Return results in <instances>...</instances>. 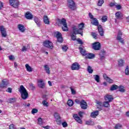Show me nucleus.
Wrapping results in <instances>:
<instances>
[{
    "label": "nucleus",
    "instance_id": "obj_1",
    "mask_svg": "<svg viewBox=\"0 0 129 129\" xmlns=\"http://www.w3.org/2000/svg\"><path fill=\"white\" fill-rule=\"evenodd\" d=\"M19 91L21 94V98H22V99L26 100L29 97V93H28L27 89H26V88H25L24 86L21 85L20 86V88L19 89Z\"/></svg>",
    "mask_w": 129,
    "mask_h": 129
},
{
    "label": "nucleus",
    "instance_id": "obj_2",
    "mask_svg": "<svg viewBox=\"0 0 129 129\" xmlns=\"http://www.w3.org/2000/svg\"><path fill=\"white\" fill-rule=\"evenodd\" d=\"M84 27V24H83V23H82L79 25V30L77 28V27L74 26L73 27V30H74V33H75V34H80L82 36H83V31H82V30Z\"/></svg>",
    "mask_w": 129,
    "mask_h": 129
},
{
    "label": "nucleus",
    "instance_id": "obj_3",
    "mask_svg": "<svg viewBox=\"0 0 129 129\" xmlns=\"http://www.w3.org/2000/svg\"><path fill=\"white\" fill-rule=\"evenodd\" d=\"M58 23L60 24V25H62V30L64 32H67L68 31V27H67V23H66V20L63 18L62 19L58 20Z\"/></svg>",
    "mask_w": 129,
    "mask_h": 129
},
{
    "label": "nucleus",
    "instance_id": "obj_4",
    "mask_svg": "<svg viewBox=\"0 0 129 129\" xmlns=\"http://www.w3.org/2000/svg\"><path fill=\"white\" fill-rule=\"evenodd\" d=\"M9 4L13 8H18L20 5V2L19 0H9Z\"/></svg>",
    "mask_w": 129,
    "mask_h": 129
},
{
    "label": "nucleus",
    "instance_id": "obj_5",
    "mask_svg": "<svg viewBox=\"0 0 129 129\" xmlns=\"http://www.w3.org/2000/svg\"><path fill=\"white\" fill-rule=\"evenodd\" d=\"M54 118H55V121L57 122V124H61L62 122L61 121V117L60 116V114L59 113L55 112L54 114Z\"/></svg>",
    "mask_w": 129,
    "mask_h": 129
},
{
    "label": "nucleus",
    "instance_id": "obj_6",
    "mask_svg": "<svg viewBox=\"0 0 129 129\" xmlns=\"http://www.w3.org/2000/svg\"><path fill=\"white\" fill-rule=\"evenodd\" d=\"M68 6L71 10H75L76 9V5H75V3L73 0H68Z\"/></svg>",
    "mask_w": 129,
    "mask_h": 129
},
{
    "label": "nucleus",
    "instance_id": "obj_7",
    "mask_svg": "<svg viewBox=\"0 0 129 129\" xmlns=\"http://www.w3.org/2000/svg\"><path fill=\"white\" fill-rule=\"evenodd\" d=\"M43 45L46 48H49V49H53V43L49 40H46L43 42Z\"/></svg>",
    "mask_w": 129,
    "mask_h": 129
},
{
    "label": "nucleus",
    "instance_id": "obj_8",
    "mask_svg": "<svg viewBox=\"0 0 129 129\" xmlns=\"http://www.w3.org/2000/svg\"><path fill=\"white\" fill-rule=\"evenodd\" d=\"M121 36H122V32H121L120 31H119L118 32L116 39L118 40V41H119V42H121V44H124V41L123 40V39L121 38Z\"/></svg>",
    "mask_w": 129,
    "mask_h": 129
},
{
    "label": "nucleus",
    "instance_id": "obj_9",
    "mask_svg": "<svg viewBox=\"0 0 129 129\" xmlns=\"http://www.w3.org/2000/svg\"><path fill=\"white\" fill-rule=\"evenodd\" d=\"M55 37L57 38V42L59 43H62L63 42V38H62V34L59 32H56L55 33Z\"/></svg>",
    "mask_w": 129,
    "mask_h": 129
},
{
    "label": "nucleus",
    "instance_id": "obj_10",
    "mask_svg": "<svg viewBox=\"0 0 129 129\" xmlns=\"http://www.w3.org/2000/svg\"><path fill=\"white\" fill-rule=\"evenodd\" d=\"M104 99L108 102H111L113 100V97L111 95L107 94L104 96Z\"/></svg>",
    "mask_w": 129,
    "mask_h": 129
},
{
    "label": "nucleus",
    "instance_id": "obj_11",
    "mask_svg": "<svg viewBox=\"0 0 129 129\" xmlns=\"http://www.w3.org/2000/svg\"><path fill=\"white\" fill-rule=\"evenodd\" d=\"M0 31L2 37L6 38V37H7V31H6V28H5L4 26H1Z\"/></svg>",
    "mask_w": 129,
    "mask_h": 129
},
{
    "label": "nucleus",
    "instance_id": "obj_12",
    "mask_svg": "<svg viewBox=\"0 0 129 129\" xmlns=\"http://www.w3.org/2000/svg\"><path fill=\"white\" fill-rule=\"evenodd\" d=\"M100 43L99 42H96L93 44V49L94 50H100Z\"/></svg>",
    "mask_w": 129,
    "mask_h": 129
},
{
    "label": "nucleus",
    "instance_id": "obj_13",
    "mask_svg": "<svg viewBox=\"0 0 129 129\" xmlns=\"http://www.w3.org/2000/svg\"><path fill=\"white\" fill-rule=\"evenodd\" d=\"M80 106L82 109H86L87 108V103L84 100H82Z\"/></svg>",
    "mask_w": 129,
    "mask_h": 129
},
{
    "label": "nucleus",
    "instance_id": "obj_14",
    "mask_svg": "<svg viewBox=\"0 0 129 129\" xmlns=\"http://www.w3.org/2000/svg\"><path fill=\"white\" fill-rule=\"evenodd\" d=\"M17 28L18 30L22 33H24V32L26 31V28L23 24H18Z\"/></svg>",
    "mask_w": 129,
    "mask_h": 129
},
{
    "label": "nucleus",
    "instance_id": "obj_15",
    "mask_svg": "<svg viewBox=\"0 0 129 129\" xmlns=\"http://www.w3.org/2000/svg\"><path fill=\"white\" fill-rule=\"evenodd\" d=\"M38 85L40 88H45V84L44 82H43V80H39L38 81Z\"/></svg>",
    "mask_w": 129,
    "mask_h": 129
},
{
    "label": "nucleus",
    "instance_id": "obj_16",
    "mask_svg": "<svg viewBox=\"0 0 129 129\" xmlns=\"http://www.w3.org/2000/svg\"><path fill=\"white\" fill-rule=\"evenodd\" d=\"M115 18L117 20H122V14L120 12H117L115 14Z\"/></svg>",
    "mask_w": 129,
    "mask_h": 129
},
{
    "label": "nucleus",
    "instance_id": "obj_17",
    "mask_svg": "<svg viewBox=\"0 0 129 129\" xmlns=\"http://www.w3.org/2000/svg\"><path fill=\"white\" fill-rule=\"evenodd\" d=\"M74 118L76 120L77 122L80 123L81 124L82 123V120L78 116V115L76 114H74L73 115Z\"/></svg>",
    "mask_w": 129,
    "mask_h": 129
},
{
    "label": "nucleus",
    "instance_id": "obj_18",
    "mask_svg": "<svg viewBox=\"0 0 129 129\" xmlns=\"http://www.w3.org/2000/svg\"><path fill=\"white\" fill-rule=\"evenodd\" d=\"M34 21L35 24H36L37 27H40L41 26V20H40L39 18L35 17L34 18Z\"/></svg>",
    "mask_w": 129,
    "mask_h": 129
},
{
    "label": "nucleus",
    "instance_id": "obj_19",
    "mask_svg": "<svg viewBox=\"0 0 129 129\" xmlns=\"http://www.w3.org/2000/svg\"><path fill=\"white\" fill-rule=\"evenodd\" d=\"M8 84H9V83H8L6 80H3L2 84L0 85V87L1 88H5V87H6Z\"/></svg>",
    "mask_w": 129,
    "mask_h": 129
},
{
    "label": "nucleus",
    "instance_id": "obj_20",
    "mask_svg": "<svg viewBox=\"0 0 129 129\" xmlns=\"http://www.w3.org/2000/svg\"><path fill=\"white\" fill-rule=\"evenodd\" d=\"M96 103L97 104V108L99 109V110H102V106H103V104H102V102L99 101H97Z\"/></svg>",
    "mask_w": 129,
    "mask_h": 129
},
{
    "label": "nucleus",
    "instance_id": "obj_21",
    "mask_svg": "<svg viewBox=\"0 0 129 129\" xmlns=\"http://www.w3.org/2000/svg\"><path fill=\"white\" fill-rule=\"evenodd\" d=\"M25 18H26L27 20H32L33 19V15L31 13L27 12L25 14Z\"/></svg>",
    "mask_w": 129,
    "mask_h": 129
},
{
    "label": "nucleus",
    "instance_id": "obj_22",
    "mask_svg": "<svg viewBox=\"0 0 129 129\" xmlns=\"http://www.w3.org/2000/svg\"><path fill=\"white\" fill-rule=\"evenodd\" d=\"M79 50L80 51V53L82 54V55L83 56H86V55L87 54V52L86 51H85V49H84V48L80 47H79Z\"/></svg>",
    "mask_w": 129,
    "mask_h": 129
},
{
    "label": "nucleus",
    "instance_id": "obj_23",
    "mask_svg": "<svg viewBox=\"0 0 129 129\" xmlns=\"http://www.w3.org/2000/svg\"><path fill=\"white\" fill-rule=\"evenodd\" d=\"M95 57V55L93 53H87L85 58L87 59H93Z\"/></svg>",
    "mask_w": 129,
    "mask_h": 129
},
{
    "label": "nucleus",
    "instance_id": "obj_24",
    "mask_svg": "<svg viewBox=\"0 0 129 129\" xmlns=\"http://www.w3.org/2000/svg\"><path fill=\"white\" fill-rule=\"evenodd\" d=\"M43 22L46 25H49V24H50V20H49L48 16L46 15L43 16Z\"/></svg>",
    "mask_w": 129,
    "mask_h": 129
},
{
    "label": "nucleus",
    "instance_id": "obj_25",
    "mask_svg": "<svg viewBox=\"0 0 129 129\" xmlns=\"http://www.w3.org/2000/svg\"><path fill=\"white\" fill-rule=\"evenodd\" d=\"M98 29L100 36H103V29H102L101 25H98Z\"/></svg>",
    "mask_w": 129,
    "mask_h": 129
},
{
    "label": "nucleus",
    "instance_id": "obj_26",
    "mask_svg": "<svg viewBox=\"0 0 129 129\" xmlns=\"http://www.w3.org/2000/svg\"><path fill=\"white\" fill-rule=\"evenodd\" d=\"M91 23L94 26H98V20L96 18H94L91 20Z\"/></svg>",
    "mask_w": 129,
    "mask_h": 129
},
{
    "label": "nucleus",
    "instance_id": "obj_27",
    "mask_svg": "<svg viewBox=\"0 0 129 129\" xmlns=\"http://www.w3.org/2000/svg\"><path fill=\"white\" fill-rule=\"evenodd\" d=\"M99 113V111L98 110H96L91 113V117H93V118L96 117V116L98 115Z\"/></svg>",
    "mask_w": 129,
    "mask_h": 129
},
{
    "label": "nucleus",
    "instance_id": "obj_28",
    "mask_svg": "<svg viewBox=\"0 0 129 129\" xmlns=\"http://www.w3.org/2000/svg\"><path fill=\"white\" fill-rule=\"evenodd\" d=\"M80 69V65H72L71 67L72 70H79Z\"/></svg>",
    "mask_w": 129,
    "mask_h": 129
},
{
    "label": "nucleus",
    "instance_id": "obj_29",
    "mask_svg": "<svg viewBox=\"0 0 129 129\" xmlns=\"http://www.w3.org/2000/svg\"><path fill=\"white\" fill-rule=\"evenodd\" d=\"M44 67V70L45 71H46V73L47 74H50V68H49V66L45 65Z\"/></svg>",
    "mask_w": 129,
    "mask_h": 129
},
{
    "label": "nucleus",
    "instance_id": "obj_30",
    "mask_svg": "<svg viewBox=\"0 0 129 129\" xmlns=\"http://www.w3.org/2000/svg\"><path fill=\"white\" fill-rule=\"evenodd\" d=\"M25 67L28 72H33V68L31 67V66L29 65H26Z\"/></svg>",
    "mask_w": 129,
    "mask_h": 129
},
{
    "label": "nucleus",
    "instance_id": "obj_31",
    "mask_svg": "<svg viewBox=\"0 0 129 129\" xmlns=\"http://www.w3.org/2000/svg\"><path fill=\"white\" fill-rule=\"evenodd\" d=\"M93 77L96 82L99 83V81H100V78L99 77V76H98V75H94L93 76Z\"/></svg>",
    "mask_w": 129,
    "mask_h": 129
},
{
    "label": "nucleus",
    "instance_id": "obj_32",
    "mask_svg": "<svg viewBox=\"0 0 129 129\" xmlns=\"http://www.w3.org/2000/svg\"><path fill=\"white\" fill-rule=\"evenodd\" d=\"M30 48V47L29 45H28L27 46H23L22 51V52H26V51H28Z\"/></svg>",
    "mask_w": 129,
    "mask_h": 129
},
{
    "label": "nucleus",
    "instance_id": "obj_33",
    "mask_svg": "<svg viewBox=\"0 0 129 129\" xmlns=\"http://www.w3.org/2000/svg\"><path fill=\"white\" fill-rule=\"evenodd\" d=\"M16 101H17V98H10L8 100L9 103H14V102H16Z\"/></svg>",
    "mask_w": 129,
    "mask_h": 129
},
{
    "label": "nucleus",
    "instance_id": "obj_34",
    "mask_svg": "<svg viewBox=\"0 0 129 129\" xmlns=\"http://www.w3.org/2000/svg\"><path fill=\"white\" fill-rule=\"evenodd\" d=\"M104 4V1L103 0H98L97 3V6L98 7H102V5Z\"/></svg>",
    "mask_w": 129,
    "mask_h": 129
},
{
    "label": "nucleus",
    "instance_id": "obj_35",
    "mask_svg": "<svg viewBox=\"0 0 129 129\" xmlns=\"http://www.w3.org/2000/svg\"><path fill=\"white\" fill-rule=\"evenodd\" d=\"M75 35H77V34H75L74 33V30H73V33L71 35V39L72 40H73V41H75V40H76V36H75Z\"/></svg>",
    "mask_w": 129,
    "mask_h": 129
},
{
    "label": "nucleus",
    "instance_id": "obj_36",
    "mask_svg": "<svg viewBox=\"0 0 129 129\" xmlns=\"http://www.w3.org/2000/svg\"><path fill=\"white\" fill-rule=\"evenodd\" d=\"M103 106L104 107H109L110 106V105L109 104V102H107L106 101L105 102H103Z\"/></svg>",
    "mask_w": 129,
    "mask_h": 129
},
{
    "label": "nucleus",
    "instance_id": "obj_37",
    "mask_svg": "<svg viewBox=\"0 0 129 129\" xmlns=\"http://www.w3.org/2000/svg\"><path fill=\"white\" fill-rule=\"evenodd\" d=\"M87 71L88 72H89V73H90V74H92V73H93V69L90 66L88 67Z\"/></svg>",
    "mask_w": 129,
    "mask_h": 129
},
{
    "label": "nucleus",
    "instance_id": "obj_38",
    "mask_svg": "<svg viewBox=\"0 0 129 129\" xmlns=\"http://www.w3.org/2000/svg\"><path fill=\"white\" fill-rule=\"evenodd\" d=\"M118 88V86L116 85H113L111 88H110V90L113 91V90H116Z\"/></svg>",
    "mask_w": 129,
    "mask_h": 129
},
{
    "label": "nucleus",
    "instance_id": "obj_39",
    "mask_svg": "<svg viewBox=\"0 0 129 129\" xmlns=\"http://www.w3.org/2000/svg\"><path fill=\"white\" fill-rule=\"evenodd\" d=\"M119 91L123 93V92H125V89H124V87L123 86H121L119 87Z\"/></svg>",
    "mask_w": 129,
    "mask_h": 129
},
{
    "label": "nucleus",
    "instance_id": "obj_40",
    "mask_svg": "<svg viewBox=\"0 0 129 129\" xmlns=\"http://www.w3.org/2000/svg\"><path fill=\"white\" fill-rule=\"evenodd\" d=\"M118 65H123L124 64V60L122 59H119L117 60Z\"/></svg>",
    "mask_w": 129,
    "mask_h": 129
},
{
    "label": "nucleus",
    "instance_id": "obj_41",
    "mask_svg": "<svg viewBox=\"0 0 129 129\" xmlns=\"http://www.w3.org/2000/svg\"><path fill=\"white\" fill-rule=\"evenodd\" d=\"M104 53H105V51H102L100 52V56L101 60H104V59H105L104 55H102V54H104Z\"/></svg>",
    "mask_w": 129,
    "mask_h": 129
},
{
    "label": "nucleus",
    "instance_id": "obj_42",
    "mask_svg": "<svg viewBox=\"0 0 129 129\" xmlns=\"http://www.w3.org/2000/svg\"><path fill=\"white\" fill-rule=\"evenodd\" d=\"M86 124H88V125H93L94 124V122L93 121H86Z\"/></svg>",
    "mask_w": 129,
    "mask_h": 129
},
{
    "label": "nucleus",
    "instance_id": "obj_43",
    "mask_svg": "<svg viewBox=\"0 0 129 129\" xmlns=\"http://www.w3.org/2000/svg\"><path fill=\"white\" fill-rule=\"evenodd\" d=\"M67 104L69 106H72L74 104L73 101L72 100H69L67 102Z\"/></svg>",
    "mask_w": 129,
    "mask_h": 129
},
{
    "label": "nucleus",
    "instance_id": "obj_44",
    "mask_svg": "<svg viewBox=\"0 0 129 129\" xmlns=\"http://www.w3.org/2000/svg\"><path fill=\"white\" fill-rule=\"evenodd\" d=\"M37 120L38 123V124H39V125H42V124H43V120L42 119V118H38Z\"/></svg>",
    "mask_w": 129,
    "mask_h": 129
},
{
    "label": "nucleus",
    "instance_id": "obj_45",
    "mask_svg": "<svg viewBox=\"0 0 129 129\" xmlns=\"http://www.w3.org/2000/svg\"><path fill=\"white\" fill-rule=\"evenodd\" d=\"M62 50L63 52H66L68 50V46L67 45H63L62 47Z\"/></svg>",
    "mask_w": 129,
    "mask_h": 129
},
{
    "label": "nucleus",
    "instance_id": "obj_46",
    "mask_svg": "<svg viewBox=\"0 0 129 129\" xmlns=\"http://www.w3.org/2000/svg\"><path fill=\"white\" fill-rule=\"evenodd\" d=\"M121 124H117L115 126L114 128L115 129H120L121 128Z\"/></svg>",
    "mask_w": 129,
    "mask_h": 129
},
{
    "label": "nucleus",
    "instance_id": "obj_47",
    "mask_svg": "<svg viewBox=\"0 0 129 129\" xmlns=\"http://www.w3.org/2000/svg\"><path fill=\"white\" fill-rule=\"evenodd\" d=\"M125 74L126 75H129L128 66H127L126 67V69H125Z\"/></svg>",
    "mask_w": 129,
    "mask_h": 129
},
{
    "label": "nucleus",
    "instance_id": "obj_48",
    "mask_svg": "<svg viewBox=\"0 0 129 129\" xmlns=\"http://www.w3.org/2000/svg\"><path fill=\"white\" fill-rule=\"evenodd\" d=\"M106 21H107V16H103L102 18V22H106Z\"/></svg>",
    "mask_w": 129,
    "mask_h": 129
},
{
    "label": "nucleus",
    "instance_id": "obj_49",
    "mask_svg": "<svg viewBox=\"0 0 129 129\" xmlns=\"http://www.w3.org/2000/svg\"><path fill=\"white\" fill-rule=\"evenodd\" d=\"M106 81L107 82H108V83H112V82H113V81L109 77L106 79Z\"/></svg>",
    "mask_w": 129,
    "mask_h": 129
},
{
    "label": "nucleus",
    "instance_id": "obj_50",
    "mask_svg": "<svg viewBox=\"0 0 129 129\" xmlns=\"http://www.w3.org/2000/svg\"><path fill=\"white\" fill-rule=\"evenodd\" d=\"M62 125L63 127H67L68 126V124L66 121H64L62 123Z\"/></svg>",
    "mask_w": 129,
    "mask_h": 129
},
{
    "label": "nucleus",
    "instance_id": "obj_51",
    "mask_svg": "<svg viewBox=\"0 0 129 129\" xmlns=\"http://www.w3.org/2000/svg\"><path fill=\"white\" fill-rule=\"evenodd\" d=\"M31 112L32 114H35V113H37V112H38V109L35 108L33 109L31 111Z\"/></svg>",
    "mask_w": 129,
    "mask_h": 129
},
{
    "label": "nucleus",
    "instance_id": "obj_52",
    "mask_svg": "<svg viewBox=\"0 0 129 129\" xmlns=\"http://www.w3.org/2000/svg\"><path fill=\"white\" fill-rule=\"evenodd\" d=\"M70 89L71 90V92H72V94H76V91L74 89H73V88H72V87L70 88Z\"/></svg>",
    "mask_w": 129,
    "mask_h": 129
},
{
    "label": "nucleus",
    "instance_id": "obj_53",
    "mask_svg": "<svg viewBox=\"0 0 129 129\" xmlns=\"http://www.w3.org/2000/svg\"><path fill=\"white\" fill-rule=\"evenodd\" d=\"M75 102L76 103H77V104H81V101H80L79 99H77L75 100Z\"/></svg>",
    "mask_w": 129,
    "mask_h": 129
},
{
    "label": "nucleus",
    "instance_id": "obj_54",
    "mask_svg": "<svg viewBox=\"0 0 129 129\" xmlns=\"http://www.w3.org/2000/svg\"><path fill=\"white\" fill-rule=\"evenodd\" d=\"M92 36H93L94 39H97V35L95 33H92Z\"/></svg>",
    "mask_w": 129,
    "mask_h": 129
},
{
    "label": "nucleus",
    "instance_id": "obj_55",
    "mask_svg": "<svg viewBox=\"0 0 129 129\" xmlns=\"http://www.w3.org/2000/svg\"><path fill=\"white\" fill-rule=\"evenodd\" d=\"M77 41L78 43H79V44H80V45L83 44V42H82V40H81V39H77Z\"/></svg>",
    "mask_w": 129,
    "mask_h": 129
},
{
    "label": "nucleus",
    "instance_id": "obj_56",
    "mask_svg": "<svg viewBox=\"0 0 129 129\" xmlns=\"http://www.w3.org/2000/svg\"><path fill=\"white\" fill-rule=\"evenodd\" d=\"M42 104H43L44 106H48V102H47L46 101H43L42 102Z\"/></svg>",
    "mask_w": 129,
    "mask_h": 129
},
{
    "label": "nucleus",
    "instance_id": "obj_57",
    "mask_svg": "<svg viewBox=\"0 0 129 129\" xmlns=\"http://www.w3.org/2000/svg\"><path fill=\"white\" fill-rule=\"evenodd\" d=\"M12 90H13V89L11 88H8L7 89V92H9V93H12Z\"/></svg>",
    "mask_w": 129,
    "mask_h": 129
},
{
    "label": "nucleus",
    "instance_id": "obj_58",
    "mask_svg": "<svg viewBox=\"0 0 129 129\" xmlns=\"http://www.w3.org/2000/svg\"><path fill=\"white\" fill-rule=\"evenodd\" d=\"M115 7L117 9V10H120L121 9V6L119 5H116Z\"/></svg>",
    "mask_w": 129,
    "mask_h": 129
},
{
    "label": "nucleus",
    "instance_id": "obj_59",
    "mask_svg": "<svg viewBox=\"0 0 129 129\" xmlns=\"http://www.w3.org/2000/svg\"><path fill=\"white\" fill-rule=\"evenodd\" d=\"M89 16L90 18L91 19V20H93V19H95L94 18H93V15H92V14L91 13L89 14Z\"/></svg>",
    "mask_w": 129,
    "mask_h": 129
},
{
    "label": "nucleus",
    "instance_id": "obj_60",
    "mask_svg": "<svg viewBox=\"0 0 129 129\" xmlns=\"http://www.w3.org/2000/svg\"><path fill=\"white\" fill-rule=\"evenodd\" d=\"M9 60H14L15 59V57L14 55H10L9 56Z\"/></svg>",
    "mask_w": 129,
    "mask_h": 129
},
{
    "label": "nucleus",
    "instance_id": "obj_61",
    "mask_svg": "<svg viewBox=\"0 0 129 129\" xmlns=\"http://www.w3.org/2000/svg\"><path fill=\"white\" fill-rule=\"evenodd\" d=\"M103 78L104 79H105V80H106V79H108V77L107 76V75L106 74H104L103 75Z\"/></svg>",
    "mask_w": 129,
    "mask_h": 129
},
{
    "label": "nucleus",
    "instance_id": "obj_62",
    "mask_svg": "<svg viewBox=\"0 0 129 129\" xmlns=\"http://www.w3.org/2000/svg\"><path fill=\"white\" fill-rule=\"evenodd\" d=\"M84 112L82 111H80L79 112V115L80 116V117H82V115H83Z\"/></svg>",
    "mask_w": 129,
    "mask_h": 129
},
{
    "label": "nucleus",
    "instance_id": "obj_63",
    "mask_svg": "<svg viewBox=\"0 0 129 129\" xmlns=\"http://www.w3.org/2000/svg\"><path fill=\"white\" fill-rule=\"evenodd\" d=\"M3 7H4V5L3 4V3L0 2V10H2Z\"/></svg>",
    "mask_w": 129,
    "mask_h": 129
},
{
    "label": "nucleus",
    "instance_id": "obj_64",
    "mask_svg": "<svg viewBox=\"0 0 129 129\" xmlns=\"http://www.w3.org/2000/svg\"><path fill=\"white\" fill-rule=\"evenodd\" d=\"M43 128L45 129H50V126L47 125L46 126H43Z\"/></svg>",
    "mask_w": 129,
    "mask_h": 129
}]
</instances>
